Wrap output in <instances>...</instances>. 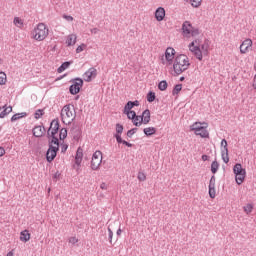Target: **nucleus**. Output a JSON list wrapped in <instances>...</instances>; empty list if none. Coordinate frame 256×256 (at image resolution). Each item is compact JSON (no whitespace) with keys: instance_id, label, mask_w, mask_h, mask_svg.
I'll use <instances>...</instances> for the list:
<instances>
[{"instance_id":"1a4fd4ad","label":"nucleus","mask_w":256,"mask_h":256,"mask_svg":"<svg viewBox=\"0 0 256 256\" xmlns=\"http://www.w3.org/2000/svg\"><path fill=\"white\" fill-rule=\"evenodd\" d=\"M101 163H103V152L96 150L92 155V160L90 163L92 171H99Z\"/></svg>"},{"instance_id":"5701e85b","label":"nucleus","mask_w":256,"mask_h":256,"mask_svg":"<svg viewBox=\"0 0 256 256\" xmlns=\"http://www.w3.org/2000/svg\"><path fill=\"white\" fill-rule=\"evenodd\" d=\"M186 3H189L193 9H199L201 5L203 4V0H184Z\"/></svg>"},{"instance_id":"ddd939ff","label":"nucleus","mask_w":256,"mask_h":256,"mask_svg":"<svg viewBox=\"0 0 256 256\" xmlns=\"http://www.w3.org/2000/svg\"><path fill=\"white\" fill-rule=\"evenodd\" d=\"M239 49H240L241 55H247V53H249L253 50V40H251L250 38L245 39L240 44Z\"/></svg>"},{"instance_id":"3c124183","label":"nucleus","mask_w":256,"mask_h":256,"mask_svg":"<svg viewBox=\"0 0 256 256\" xmlns=\"http://www.w3.org/2000/svg\"><path fill=\"white\" fill-rule=\"evenodd\" d=\"M122 143H123V145H126V147H133V144H131V143L125 141V140Z\"/></svg>"},{"instance_id":"de8ad7c7","label":"nucleus","mask_w":256,"mask_h":256,"mask_svg":"<svg viewBox=\"0 0 256 256\" xmlns=\"http://www.w3.org/2000/svg\"><path fill=\"white\" fill-rule=\"evenodd\" d=\"M108 232H109V239L111 243V241H113V230L111 228H108Z\"/></svg>"},{"instance_id":"9b49d317","label":"nucleus","mask_w":256,"mask_h":256,"mask_svg":"<svg viewBox=\"0 0 256 256\" xmlns=\"http://www.w3.org/2000/svg\"><path fill=\"white\" fill-rule=\"evenodd\" d=\"M58 133H59V121L58 120H53L50 124L49 130H48V135L52 137L51 141H59L58 138Z\"/></svg>"},{"instance_id":"9d476101","label":"nucleus","mask_w":256,"mask_h":256,"mask_svg":"<svg viewBox=\"0 0 256 256\" xmlns=\"http://www.w3.org/2000/svg\"><path fill=\"white\" fill-rule=\"evenodd\" d=\"M59 151V140L51 141L50 147L46 153V159L49 163L57 157Z\"/></svg>"},{"instance_id":"7ed1b4c3","label":"nucleus","mask_w":256,"mask_h":256,"mask_svg":"<svg viewBox=\"0 0 256 256\" xmlns=\"http://www.w3.org/2000/svg\"><path fill=\"white\" fill-rule=\"evenodd\" d=\"M49 37V28L45 23H38L30 32V38L33 41H45Z\"/></svg>"},{"instance_id":"c9c22d12","label":"nucleus","mask_w":256,"mask_h":256,"mask_svg":"<svg viewBox=\"0 0 256 256\" xmlns=\"http://www.w3.org/2000/svg\"><path fill=\"white\" fill-rule=\"evenodd\" d=\"M155 92H149L147 94V101L148 103H153V101H155Z\"/></svg>"},{"instance_id":"cd10ccee","label":"nucleus","mask_w":256,"mask_h":256,"mask_svg":"<svg viewBox=\"0 0 256 256\" xmlns=\"http://www.w3.org/2000/svg\"><path fill=\"white\" fill-rule=\"evenodd\" d=\"M246 176H247V173L236 174L235 181H236L237 185H243V182L245 181Z\"/></svg>"},{"instance_id":"aec40b11","label":"nucleus","mask_w":256,"mask_h":256,"mask_svg":"<svg viewBox=\"0 0 256 256\" xmlns=\"http://www.w3.org/2000/svg\"><path fill=\"white\" fill-rule=\"evenodd\" d=\"M82 162H83V150L81 148H78L75 156V165H77V167H81Z\"/></svg>"},{"instance_id":"09e8293b","label":"nucleus","mask_w":256,"mask_h":256,"mask_svg":"<svg viewBox=\"0 0 256 256\" xmlns=\"http://www.w3.org/2000/svg\"><path fill=\"white\" fill-rule=\"evenodd\" d=\"M5 155V148L0 146V157H3Z\"/></svg>"},{"instance_id":"72a5a7b5","label":"nucleus","mask_w":256,"mask_h":256,"mask_svg":"<svg viewBox=\"0 0 256 256\" xmlns=\"http://www.w3.org/2000/svg\"><path fill=\"white\" fill-rule=\"evenodd\" d=\"M59 137H60V141H63V139H67V129L62 128L60 130Z\"/></svg>"},{"instance_id":"79ce46f5","label":"nucleus","mask_w":256,"mask_h":256,"mask_svg":"<svg viewBox=\"0 0 256 256\" xmlns=\"http://www.w3.org/2000/svg\"><path fill=\"white\" fill-rule=\"evenodd\" d=\"M147 179V176L143 172L138 173V180L139 181H145Z\"/></svg>"},{"instance_id":"37998d69","label":"nucleus","mask_w":256,"mask_h":256,"mask_svg":"<svg viewBox=\"0 0 256 256\" xmlns=\"http://www.w3.org/2000/svg\"><path fill=\"white\" fill-rule=\"evenodd\" d=\"M63 19H65L66 21H68L69 23H71L73 21V16H69L67 14L63 15Z\"/></svg>"},{"instance_id":"c756f323","label":"nucleus","mask_w":256,"mask_h":256,"mask_svg":"<svg viewBox=\"0 0 256 256\" xmlns=\"http://www.w3.org/2000/svg\"><path fill=\"white\" fill-rule=\"evenodd\" d=\"M26 116H27V113L25 112L14 114L11 118V121H18V119H23V117H26Z\"/></svg>"},{"instance_id":"4be33fe9","label":"nucleus","mask_w":256,"mask_h":256,"mask_svg":"<svg viewBox=\"0 0 256 256\" xmlns=\"http://www.w3.org/2000/svg\"><path fill=\"white\" fill-rule=\"evenodd\" d=\"M33 135L34 137H43V135H45V127H42V126L34 127Z\"/></svg>"},{"instance_id":"5fc2aeb1","label":"nucleus","mask_w":256,"mask_h":256,"mask_svg":"<svg viewBox=\"0 0 256 256\" xmlns=\"http://www.w3.org/2000/svg\"><path fill=\"white\" fill-rule=\"evenodd\" d=\"M6 256H14L13 251L8 252Z\"/></svg>"},{"instance_id":"f704fd0d","label":"nucleus","mask_w":256,"mask_h":256,"mask_svg":"<svg viewBox=\"0 0 256 256\" xmlns=\"http://www.w3.org/2000/svg\"><path fill=\"white\" fill-rule=\"evenodd\" d=\"M87 49V44L82 43L76 48V53H83Z\"/></svg>"},{"instance_id":"a211bd4d","label":"nucleus","mask_w":256,"mask_h":256,"mask_svg":"<svg viewBox=\"0 0 256 256\" xmlns=\"http://www.w3.org/2000/svg\"><path fill=\"white\" fill-rule=\"evenodd\" d=\"M215 176H212L209 182V197L215 199L217 191L215 190Z\"/></svg>"},{"instance_id":"6e6d98bb","label":"nucleus","mask_w":256,"mask_h":256,"mask_svg":"<svg viewBox=\"0 0 256 256\" xmlns=\"http://www.w3.org/2000/svg\"><path fill=\"white\" fill-rule=\"evenodd\" d=\"M116 233H117V235H121V233H122L121 228H120V229H118Z\"/></svg>"},{"instance_id":"423d86ee","label":"nucleus","mask_w":256,"mask_h":256,"mask_svg":"<svg viewBox=\"0 0 256 256\" xmlns=\"http://www.w3.org/2000/svg\"><path fill=\"white\" fill-rule=\"evenodd\" d=\"M209 124L207 122H194L190 126V131L202 139H209Z\"/></svg>"},{"instance_id":"a878e982","label":"nucleus","mask_w":256,"mask_h":256,"mask_svg":"<svg viewBox=\"0 0 256 256\" xmlns=\"http://www.w3.org/2000/svg\"><path fill=\"white\" fill-rule=\"evenodd\" d=\"M143 133L147 136V137H151V135H155V133H157V129L153 126L151 127H146L143 130Z\"/></svg>"},{"instance_id":"39448f33","label":"nucleus","mask_w":256,"mask_h":256,"mask_svg":"<svg viewBox=\"0 0 256 256\" xmlns=\"http://www.w3.org/2000/svg\"><path fill=\"white\" fill-rule=\"evenodd\" d=\"M128 119L132 121L135 127H141V125H149L151 122V111L146 109L143 111L142 115H137V113L134 112V116H131Z\"/></svg>"},{"instance_id":"dca6fc26","label":"nucleus","mask_w":256,"mask_h":256,"mask_svg":"<svg viewBox=\"0 0 256 256\" xmlns=\"http://www.w3.org/2000/svg\"><path fill=\"white\" fill-rule=\"evenodd\" d=\"M221 157L224 163H229V148L227 147V140L221 141Z\"/></svg>"},{"instance_id":"6e6552de","label":"nucleus","mask_w":256,"mask_h":256,"mask_svg":"<svg viewBox=\"0 0 256 256\" xmlns=\"http://www.w3.org/2000/svg\"><path fill=\"white\" fill-rule=\"evenodd\" d=\"M182 35L186 39H191V38H195V37L201 35V31L198 28H196L195 26H193V24H191V22L185 21L182 24Z\"/></svg>"},{"instance_id":"c85d7f7f","label":"nucleus","mask_w":256,"mask_h":256,"mask_svg":"<svg viewBox=\"0 0 256 256\" xmlns=\"http://www.w3.org/2000/svg\"><path fill=\"white\" fill-rule=\"evenodd\" d=\"M13 111V107L11 106H4V110L0 113V119H3L6 115H9Z\"/></svg>"},{"instance_id":"393cba45","label":"nucleus","mask_w":256,"mask_h":256,"mask_svg":"<svg viewBox=\"0 0 256 256\" xmlns=\"http://www.w3.org/2000/svg\"><path fill=\"white\" fill-rule=\"evenodd\" d=\"M13 23L15 27H18V29H23L25 26V21L21 19V17H14Z\"/></svg>"},{"instance_id":"e433bc0d","label":"nucleus","mask_w":256,"mask_h":256,"mask_svg":"<svg viewBox=\"0 0 256 256\" xmlns=\"http://www.w3.org/2000/svg\"><path fill=\"white\" fill-rule=\"evenodd\" d=\"M43 115H45V111L38 109L35 112L34 117H35V119H41V117H43Z\"/></svg>"},{"instance_id":"603ef678","label":"nucleus","mask_w":256,"mask_h":256,"mask_svg":"<svg viewBox=\"0 0 256 256\" xmlns=\"http://www.w3.org/2000/svg\"><path fill=\"white\" fill-rule=\"evenodd\" d=\"M59 177H61V173L56 172L53 176V179H59Z\"/></svg>"},{"instance_id":"2f4dec72","label":"nucleus","mask_w":256,"mask_h":256,"mask_svg":"<svg viewBox=\"0 0 256 256\" xmlns=\"http://www.w3.org/2000/svg\"><path fill=\"white\" fill-rule=\"evenodd\" d=\"M218 170H219V162L213 161L211 164V172L215 175V173H217Z\"/></svg>"},{"instance_id":"f3484780","label":"nucleus","mask_w":256,"mask_h":256,"mask_svg":"<svg viewBox=\"0 0 256 256\" xmlns=\"http://www.w3.org/2000/svg\"><path fill=\"white\" fill-rule=\"evenodd\" d=\"M165 15H166V12H165V8L163 7H158L154 12V17L156 21H158V23H161V21H164Z\"/></svg>"},{"instance_id":"864d4df0","label":"nucleus","mask_w":256,"mask_h":256,"mask_svg":"<svg viewBox=\"0 0 256 256\" xmlns=\"http://www.w3.org/2000/svg\"><path fill=\"white\" fill-rule=\"evenodd\" d=\"M202 161H209V156L207 155H202Z\"/></svg>"},{"instance_id":"412c9836","label":"nucleus","mask_w":256,"mask_h":256,"mask_svg":"<svg viewBox=\"0 0 256 256\" xmlns=\"http://www.w3.org/2000/svg\"><path fill=\"white\" fill-rule=\"evenodd\" d=\"M20 241H22V243L31 241V233H29V230H23L20 232Z\"/></svg>"},{"instance_id":"473e14b6","label":"nucleus","mask_w":256,"mask_h":256,"mask_svg":"<svg viewBox=\"0 0 256 256\" xmlns=\"http://www.w3.org/2000/svg\"><path fill=\"white\" fill-rule=\"evenodd\" d=\"M7 83V74L5 72H0V85H5Z\"/></svg>"},{"instance_id":"7c9ffc66","label":"nucleus","mask_w":256,"mask_h":256,"mask_svg":"<svg viewBox=\"0 0 256 256\" xmlns=\"http://www.w3.org/2000/svg\"><path fill=\"white\" fill-rule=\"evenodd\" d=\"M71 65V62H64L59 68L58 73H63L66 69H69V66Z\"/></svg>"},{"instance_id":"4468645a","label":"nucleus","mask_w":256,"mask_h":256,"mask_svg":"<svg viewBox=\"0 0 256 256\" xmlns=\"http://www.w3.org/2000/svg\"><path fill=\"white\" fill-rule=\"evenodd\" d=\"M81 87H83V79L76 78L73 80V84L70 86L71 95H77L79 91H81Z\"/></svg>"},{"instance_id":"58836bf2","label":"nucleus","mask_w":256,"mask_h":256,"mask_svg":"<svg viewBox=\"0 0 256 256\" xmlns=\"http://www.w3.org/2000/svg\"><path fill=\"white\" fill-rule=\"evenodd\" d=\"M158 89H160V91H165L167 89V81H161L158 84Z\"/></svg>"},{"instance_id":"f257e3e1","label":"nucleus","mask_w":256,"mask_h":256,"mask_svg":"<svg viewBox=\"0 0 256 256\" xmlns=\"http://www.w3.org/2000/svg\"><path fill=\"white\" fill-rule=\"evenodd\" d=\"M188 49L198 61H203V57L209 55V44H201V39L196 38L190 44H188Z\"/></svg>"},{"instance_id":"a19ab883","label":"nucleus","mask_w":256,"mask_h":256,"mask_svg":"<svg viewBox=\"0 0 256 256\" xmlns=\"http://www.w3.org/2000/svg\"><path fill=\"white\" fill-rule=\"evenodd\" d=\"M123 133V125L116 124V135H121Z\"/></svg>"},{"instance_id":"2eb2a0df","label":"nucleus","mask_w":256,"mask_h":256,"mask_svg":"<svg viewBox=\"0 0 256 256\" xmlns=\"http://www.w3.org/2000/svg\"><path fill=\"white\" fill-rule=\"evenodd\" d=\"M97 77V69L96 68H89L84 74H83V79L86 81V83H91L93 79Z\"/></svg>"},{"instance_id":"4c0bfd02","label":"nucleus","mask_w":256,"mask_h":256,"mask_svg":"<svg viewBox=\"0 0 256 256\" xmlns=\"http://www.w3.org/2000/svg\"><path fill=\"white\" fill-rule=\"evenodd\" d=\"M181 89H183V86L181 84H177L172 91L173 95L179 94Z\"/></svg>"},{"instance_id":"6ab92c4d","label":"nucleus","mask_w":256,"mask_h":256,"mask_svg":"<svg viewBox=\"0 0 256 256\" xmlns=\"http://www.w3.org/2000/svg\"><path fill=\"white\" fill-rule=\"evenodd\" d=\"M65 43L67 47H73L77 43V34H69L66 36Z\"/></svg>"},{"instance_id":"0eeeda50","label":"nucleus","mask_w":256,"mask_h":256,"mask_svg":"<svg viewBox=\"0 0 256 256\" xmlns=\"http://www.w3.org/2000/svg\"><path fill=\"white\" fill-rule=\"evenodd\" d=\"M177 51L174 50L173 47L166 48L163 55L160 56L159 61L163 65V67H173V63H175V56Z\"/></svg>"},{"instance_id":"f03ea898","label":"nucleus","mask_w":256,"mask_h":256,"mask_svg":"<svg viewBox=\"0 0 256 256\" xmlns=\"http://www.w3.org/2000/svg\"><path fill=\"white\" fill-rule=\"evenodd\" d=\"M172 67L174 74L181 75L191 67V60L189 59V56L185 54H178L175 57Z\"/></svg>"},{"instance_id":"49530a36","label":"nucleus","mask_w":256,"mask_h":256,"mask_svg":"<svg viewBox=\"0 0 256 256\" xmlns=\"http://www.w3.org/2000/svg\"><path fill=\"white\" fill-rule=\"evenodd\" d=\"M117 143H123L125 140L121 138V134H115Z\"/></svg>"},{"instance_id":"b1692460","label":"nucleus","mask_w":256,"mask_h":256,"mask_svg":"<svg viewBox=\"0 0 256 256\" xmlns=\"http://www.w3.org/2000/svg\"><path fill=\"white\" fill-rule=\"evenodd\" d=\"M233 173L234 175H241L243 173H247V171L243 168V166L240 163H238L234 166Z\"/></svg>"},{"instance_id":"bb28decb","label":"nucleus","mask_w":256,"mask_h":256,"mask_svg":"<svg viewBox=\"0 0 256 256\" xmlns=\"http://www.w3.org/2000/svg\"><path fill=\"white\" fill-rule=\"evenodd\" d=\"M253 209H255V206L251 203H247L243 206V211L246 215H251L253 213Z\"/></svg>"},{"instance_id":"a18cd8bd","label":"nucleus","mask_w":256,"mask_h":256,"mask_svg":"<svg viewBox=\"0 0 256 256\" xmlns=\"http://www.w3.org/2000/svg\"><path fill=\"white\" fill-rule=\"evenodd\" d=\"M135 131H137V129H135V128L129 130L127 132V137H133V135H135Z\"/></svg>"},{"instance_id":"c03bdc74","label":"nucleus","mask_w":256,"mask_h":256,"mask_svg":"<svg viewBox=\"0 0 256 256\" xmlns=\"http://www.w3.org/2000/svg\"><path fill=\"white\" fill-rule=\"evenodd\" d=\"M100 189H102V191H107V189H109V186L107 185V183L102 182L100 184Z\"/></svg>"},{"instance_id":"20e7f679","label":"nucleus","mask_w":256,"mask_h":256,"mask_svg":"<svg viewBox=\"0 0 256 256\" xmlns=\"http://www.w3.org/2000/svg\"><path fill=\"white\" fill-rule=\"evenodd\" d=\"M61 121L64 125H71L73 121H75V117H77V112L75 111V106L71 104L65 105L61 110Z\"/></svg>"},{"instance_id":"ea45409f","label":"nucleus","mask_w":256,"mask_h":256,"mask_svg":"<svg viewBox=\"0 0 256 256\" xmlns=\"http://www.w3.org/2000/svg\"><path fill=\"white\" fill-rule=\"evenodd\" d=\"M69 243L70 245H77V243H79V238H77V236H72L69 238Z\"/></svg>"},{"instance_id":"8fccbe9b","label":"nucleus","mask_w":256,"mask_h":256,"mask_svg":"<svg viewBox=\"0 0 256 256\" xmlns=\"http://www.w3.org/2000/svg\"><path fill=\"white\" fill-rule=\"evenodd\" d=\"M91 33H93L94 35H97V33H99V29L98 28L91 29Z\"/></svg>"},{"instance_id":"f8f14e48","label":"nucleus","mask_w":256,"mask_h":256,"mask_svg":"<svg viewBox=\"0 0 256 256\" xmlns=\"http://www.w3.org/2000/svg\"><path fill=\"white\" fill-rule=\"evenodd\" d=\"M133 107H139V101L135 100L133 101H128L127 104L124 106L123 113L124 115H127L128 118H131L135 116V111H133Z\"/></svg>"}]
</instances>
